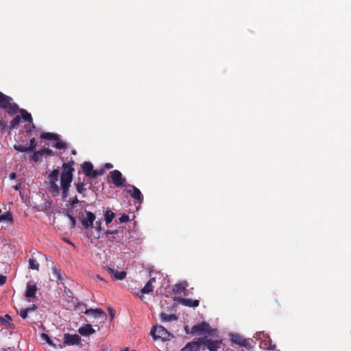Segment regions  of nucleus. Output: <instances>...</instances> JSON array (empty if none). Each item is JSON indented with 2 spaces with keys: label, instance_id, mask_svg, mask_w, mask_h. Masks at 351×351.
<instances>
[{
  "label": "nucleus",
  "instance_id": "a19ab883",
  "mask_svg": "<svg viewBox=\"0 0 351 351\" xmlns=\"http://www.w3.org/2000/svg\"><path fill=\"white\" fill-rule=\"evenodd\" d=\"M108 311H109V314L110 315L111 319H114L115 311L112 308L109 307Z\"/></svg>",
  "mask_w": 351,
  "mask_h": 351
},
{
  "label": "nucleus",
  "instance_id": "9d476101",
  "mask_svg": "<svg viewBox=\"0 0 351 351\" xmlns=\"http://www.w3.org/2000/svg\"><path fill=\"white\" fill-rule=\"evenodd\" d=\"M63 341L69 346L78 345L81 342V337L78 335L64 334Z\"/></svg>",
  "mask_w": 351,
  "mask_h": 351
},
{
  "label": "nucleus",
  "instance_id": "b1692460",
  "mask_svg": "<svg viewBox=\"0 0 351 351\" xmlns=\"http://www.w3.org/2000/svg\"><path fill=\"white\" fill-rule=\"evenodd\" d=\"M21 113V117L22 118L27 122L28 123H32L33 122V119H32V117L30 113H29L28 112H27L24 109H21L20 110Z\"/></svg>",
  "mask_w": 351,
  "mask_h": 351
},
{
  "label": "nucleus",
  "instance_id": "49530a36",
  "mask_svg": "<svg viewBox=\"0 0 351 351\" xmlns=\"http://www.w3.org/2000/svg\"><path fill=\"white\" fill-rule=\"evenodd\" d=\"M265 348H266V349H269V350H275L276 346H273L272 347H271V346H270V347H266Z\"/></svg>",
  "mask_w": 351,
  "mask_h": 351
},
{
  "label": "nucleus",
  "instance_id": "dca6fc26",
  "mask_svg": "<svg viewBox=\"0 0 351 351\" xmlns=\"http://www.w3.org/2000/svg\"><path fill=\"white\" fill-rule=\"evenodd\" d=\"M108 273L117 280H123L126 277L127 273L124 271H119L110 267L108 268Z\"/></svg>",
  "mask_w": 351,
  "mask_h": 351
},
{
  "label": "nucleus",
  "instance_id": "393cba45",
  "mask_svg": "<svg viewBox=\"0 0 351 351\" xmlns=\"http://www.w3.org/2000/svg\"><path fill=\"white\" fill-rule=\"evenodd\" d=\"M39 263L35 258H30L29 260V268L31 269L39 270Z\"/></svg>",
  "mask_w": 351,
  "mask_h": 351
},
{
  "label": "nucleus",
  "instance_id": "3c124183",
  "mask_svg": "<svg viewBox=\"0 0 351 351\" xmlns=\"http://www.w3.org/2000/svg\"><path fill=\"white\" fill-rule=\"evenodd\" d=\"M5 317L8 319H11V317L9 315H6Z\"/></svg>",
  "mask_w": 351,
  "mask_h": 351
},
{
  "label": "nucleus",
  "instance_id": "4c0bfd02",
  "mask_svg": "<svg viewBox=\"0 0 351 351\" xmlns=\"http://www.w3.org/2000/svg\"><path fill=\"white\" fill-rule=\"evenodd\" d=\"M68 217L71 221V228H73L76 224L75 219L73 216H72L71 215H69V214L68 215Z\"/></svg>",
  "mask_w": 351,
  "mask_h": 351
},
{
  "label": "nucleus",
  "instance_id": "7c9ffc66",
  "mask_svg": "<svg viewBox=\"0 0 351 351\" xmlns=\"http://www.w3.org/2000/svg\"><path fill=\"white\" fill-rule=\"evenodd\" d=\"M36 145H37V143H36L35 138H31L29 141V146L27 147L29 150V152H33L34 150V149L36 148Z\"/></svg>",
  "mask_w": 351,
  "mask_h": 351
},
{
  "label": "nucleus",
  "instance_id": "37998d69",
  "mask_svg": "<svg viewBox=\"0 0 351 351\" xmlns=\"http://www.w3.org/2000/svg\"><path fill=\"white\" fill-rule=\"evenodd\" d=\"M117 233H118L117 230H106V235L114 234H117Z\"/></svg>",
  "mask_w": 351,
  "mask_h": 351
},
{
  "label": "nucleus",
  "instance_id": "a878e982",
  "mask_svg": "<svg viewBox=\"0 0 351 351\" xmlns=\"http://www.w3.org/2000/svg\"><path fill=\"white\" fill-rule=\"evenodd\" d=\"M21 121V117L19 115H16L11 121L10 123V128L11 130L14 129L20 123Z\"/></svg>",
  "mask_w": 351,
  "mask_h": 351
},
{
  "label": "nucleus",
  "instance_id": "9b49d317",
  "mask_svg": "<svg viewBox=\"0 0 351 351\" xmlns=\"http://www.w3.org/2000/svg\"><path fill=\"white\" fill-rule=\"evenodd\" d=\"M95 219V215L90 211H86V217L82 220V223L85 229L93 227V222Z\"/></svg>",
  "mask_w": 351,
  "mask_h": 351
},
{
  "label": "nucleus",
  "instance_id": "aec40b11",
  "mask_svg": "<svg viewBox=\"0 0 351 351\" xmlns=\"http://www.w3.org/2000/svg\"><path fill=\"white\" fill-rule=\"evenodd\" d=\"M82 170L87 177H90L92 171H93V165L90 162H84L82 165Z\"/></svg>",
  "mask_w": 351,
  "mask_h": 351
},
{
  "label": "nucleus",
  "instance_id": "4468645a",
  "mask_svg": "<svg viewBox=\"0 0 351 351\" xmlns=\"http://www.w3.org/2000/svg\"><path fill=\"white\" fill-rule=\"evenodd\" d=\"M156 282L155 278H151L149 281L146 283V285L141 289V295L139 296L142 300L144 294L149 293L153 291L154 286L153 283Z\"/></svg>",
  "mask_w": 351,
  "mask_h": 351
},
{
  "label": "nucleus",
  "instance_id": "c9c22d12",
  "mask_svg": "<svg viewBox=\"0 0 351 351\" xmlns=\"http://www.w3.org/2000/svg\"><path fill=\"white\" fill-rule=\"evenodd\" d=\"M129 221V217L126 214H123L119 218V222L120 223H125Z\"/></svg>",
  "mask_w": 351,
  "mask_h": 351
},
{
  "label": "nucleus",
  "instance_id": "5fc2aeb1",
  "mask_svg": "<svg viewBox=\"0 0 351 351\" xmlns=\"http://www.w3.org/2000/svg\"><path fill=\"white\" fill-rule=\"evenodd\" d=\"M98 223H99V228H100L101 223H99V222Z\"/></svg>",
  "mask_w": 351,
  "mask_h": 351
},
{
  "label": "nucleus",
  "instance_id": "39448f33",
  "mask_svg": "<svg viewBox=\"0 0 351 351\" xmlns=\"http://www.w3.org/2000/svg\"><path fill=\"white\" fill-rule=\"evenodd\" d=\"M59 175H60V171L58 169H53L48 175L49 189H50V191H51V193H53L55 195H58L60 191V188L57 184Z\"/></svg>",
  "mask_w": 351,
  "mask_h": 351
},
{
  "label": "nucleus",
  "instance_id": "c756f323",
  "mask_svg": "<svg viewBox=\"0 0 351 351\" xmlns=\"http://www.w3.org/2000/svg\"><path fill=\"white\" fill-rule=\"evenodd\" d=\"M76 190L79 193L83 194L86 191L84 188V184L82 182H78L76 184Z\"/></svg>",
  "mask_w": 351,
  "mask_h": 351
},
{
  "label": "nucleus",
  "instance_id": "6e6552de",
  "mask_svg": "<svg viewBox=\"0 0 351 351\" xmlns=\"http://www.w3.org/2000/svg\"><path fill=\"white\" fill-rule=\"evenodd\" d=\"M75 309L81 311L82 313H84L86 315H91L95 317H99V316H102L103 317L106 318V314L102 309H101V308L87 309L86 305L83 303H82V304L79 303L75 306Z\"/></svg>",
  "mask_w": 351,
  "mask_h": 351
},
{
  "label": "nucleus",
  "instance_id": "a18cd8bd",
  "mask_svg": "<svg viewBox=\"0 0 351 351\" xmlns=\"http://www.w3.org/2000/svg\"><path fill=\"white\" fill-rule=\"evenodd\" d=\"M16 177V174L15 173H11L9 176L10 180H14Z\"/></svg>",
  "mask_w": 351,
  "mask_h": 351
},
{
  "label": "nucleus",
  "instance_id": "412c9836",
  "mask_svg": "<svg viewBox=\"0 0 351 351\" xmlns=\"http://www.w3.org/2000/svg\"><path fill=\"white\" fill-rule=\"evenodd\" d=\"M186 286H187V282L186 281H184V282H180L179 284L175 285L173 291L176 293H180L184 290H185Z\"/></svg>",
  "mask_w": 351,
  "mask_h": 351
},
{
  "label": "nucleus",
  "instance_id": "58836bf2",
  "mask_svg": "<svg viewBox=\"0 0 351 351\" xmlns=\"http://www.w3.org/2000/svg\"><path fill=\"white\" fill-rule=\"evenodd\" d=\"M79 202H80V201H79L77 197L75 196L71 202V206H74L75 205L77 204Z\"/></svg>",
  "mask_w": 351,
  "mask_h": 351
},
{
  "label": "nucleus",
  "instance_id": "6ab92c4d",
  "mask_svg": "<svg viewBox=\"0 0 351 351\" xmlns=\"http://www.w3.org/2000/svg\"><path fill=\"white\" fill-rule=\"evenodd\" d=\"M178 302L182 304L189 307H197L199 304L198 300H191L182 298L178 299Z\"/></svg>",
  "mask_w": 351,
  "mask_h": 351
},
{
  "label": "nucleus",
  "instance_id": "0eeeda50",
  "mask_svg": "<svg viewBox=\"0 0 351 351\" xmlns=\"http://www.w3.org/2000/svg\"><path fill=\"white\" fill-rule=\"evenodd\" d=\"M199 344L206 346L209 351H217L221 348L223 343L221 339L211 340L207 336L199 338Z\"/></svg>",
  "mask_w": 351,
  "mask_h": 351
},
{
  "label": "nucleus",
  "instance_id": "864d4df0",
  "mask_svg": "<svg viewBox=\"0 0 351 351\" xmlns=\"http://www.w3.org/2000/svg\"><path fill=\"white\" fill-rule=\"evenodd\" d=\"M72 154H76L75 151V150L72 151Z\"/></svg>",
  "mask_w": 351,
  "mask_h": 351
},
{
  "label": "nucleus",
  "instance_id": "e433bc0d",
  "mask_svg": "<svg viewBox=\"0 0 351 351\" xmlns=\"http://www.w3.org/2000/svg\"><path fill=\"white\" fill-rule=\"evenodd\" d=\"M42 337L47 341V343H49L51 346H54V344L53 343L52 341L51 340V339L48 335H47L45 333H43Z\"/></svg>",
  "mask_w": 351,
  "mask_h": 351
},
{
  "label": "nucleus",
  "instance_id": "423d86ee",
  "mask_svg": "<svg viewBox=\"0 0 351 351\" xmlns=\"http://www.w3.org/2000/svg\"><path fill=\"white\" fill-rule=\"evenodd\" d=\"M40 138L49 141H54L53 146L58 149L66 148V143L60 139L58 134L51 132H43L40 134Z\"/></svg>",
  "mask_w": 351,
  "mask_h": 351
},
{
  "label": "nucleus",
  "instance_id": "6e6d98bb",
  "mask_svg": "<svg viewBox=\"0 0 351 351\" xmlns=\"http://www.w3.org/2000/svg\"><path fill=\"white\" fill-rule=\"evenodd\" d=\"M1 213V209L0 208V213Z\"/></svg>",
  "mask_w": 351,
  "mask_h": 351
},
{
  "label": "nucleus",
  "instance_id": "bb28decb",
  "mask_svg": "<svg viewBox=\"0 0 351 351\" xmlns=\"http://www.w3.org/2000/svg\"><path fill=\"white\" fill-rule=\"evenodd\" d=\"M12 215L10 212H7L6 213L0 215V221H12Z\"/></svg>",
  "mask_w": 351,
  "mask_h": 351
},
{
  "label": "nucleus",
  "instance_id": "2f4dec72",
  "mask_svg": "<svg viewBox=\"0 0 351 351\" xmlns=\"http://www.w3.org/2000/svg\"><path fill=\"white\" fill-rule=\"evenodd\" d=\"M14 149L19 152H29L27 147L22 145H14Z\"/></svg>",
  "mask_w": 351,
  "mask_h": 351
},
{
  "label": "nucleus",
  "instance_id": "ea45409f",
  "mask_svg": "<svg viewBox=\"0 0 351 351\" xmlns=\"http://www.w3.org/2000/svg\"><path fill=\"white\" fill-rule=\"evenodd\" d=\"M7 278L5 276L0 275V286L4 285L6 282Z\"/></svg>",
  "mask_w": 351,
  "mask_h": 351
},
{
  "label": "nucleus",
  "instance_id": "603ef678",
  "mask_svg": "<svg viewBox=\"0 0 351 351\" xmlns=\"http://www.w3.org/2000/svg\"><path fill=\"white\" fill-rule=\"evenodd\" d=\"M122 351H129V349L128 348H126L122 350Z\"/></svg>",
  "mask_w": 351,
  "mask_h": 351
},
{
  "label": "nucleus",
  "instance_id": "c03bdc74",
  "mask_svg": "<svg viewBox=\"0 0 351 351\" xmlns=\"http://www.w3.org/2000/svg\"><path fill=\"white\" fill-rule=\"evenodd\" d=\"M104 167L108 169H110L113 168V165L111 163H106L104 165Z\"/></svg>",
  "mask_w": 351,
  "mask_h": 351
},
{
  "label": "nucleus",
  "instance_id": "f704fd0d",
  "mask_svg": "<svg viewBox=\"0 0 351 351\" xmlns=\"http://www.w3.org/2000/svg\"><path fill=\"white\" fill-rule=\"evenodd\" d=\"M17 313L23 319H26L28 315V310L26 308H21L19 311H17Z\"/></svg>",
  "mask_w": 351,
  "mask_h": 351
},
{
  "label": "nucleus",
  "instance_id": "5701e85b",
  "mask_svg": "<svg viewBox=\"0 0 351 351\" xmlns=\"http://www.w3.org/2000/svg\"><path fill=\"white\" fill-rule=\"evenodd\" d=\"M160 317L162 322H171L177 319V317L175 315H168L165 313H161Z\"/></svg>",
  "mask_w": 351,
  "mask_h": 351
},
{
  "label": "nucleus",
  "instance_id": "4be33fe9",
  "mask_svg": "<svg viewBox=\"0 0 351 351\" xmlns=\"http://www.w3.org/2000/svg\"><path fill=\"white\" fill-rule=\"evenodd\" d=\"M114 216L115 215L112 210H107L104 214V220L106 223L108 225L111 223Z\"/></svg>",
  "mask_w": 351,
  "mask_h": 351
},
{
  "label": "nucleus",
  "instance_id": "ddd939ff",
  "mask_svg": "<svg viewBox=\"0 0 351 351\" xmlns=\"http://www.w3.org/2000/svg\"><path fill=\"white\" fill-rule=\"evenodd\" d=\"M132 189L128 191V193L130 195V196L136 199L138 203L141 204L143 201V197L141 192V191L136 188L135 186H131Z\"/></svg>",
  "mask_w": 351,
  "mask_h": 351
},
{
  "label": "nucleus",
  "instance_id": "473e14b6",
  "mask_svg": "<svg viewBox=\"0 0 351 351\" xmlns=\"http://www.w3.org/2000/svg\"><path fill=\"white\" fill-rule=\"evenodd\" d=\"M42 156L40 152L38 150L37 152H34V154L30 156V159L34 162H38L40 157Z\"/></svg>",
  "mask_w": 351,
  "mask_h": 351
},
{
  "label": "nucleus",
  "instance_id": "f8f14e48",
  "mask_svg": "<svg viewBox=\"0 0 351 351\" xmlns=\"http://www.w3.org/2000/svg\"><path fill=\"white\" fill-rule=\"evenodd\" d=\"M230 340L232 341V343H236L240 346L245 347L246 348H250L248 341L239 334L235 333L231 335Z\"/></svg>",
  "mask_w": 351,
  "mask_h": 351
},
{
  "label": "nucleus",
  "instance_id": "2eb2a0df",
  "mask_svg": "<svg viewBox=\"0 0 351 351\" xmlns=\"http://www.w3.org/2000/svg\"><path fill=\"white\" fill-rule=\"evenodd\" d=\"M200 344L199 339L197 341H191L188 342L180 351H199Z\"/></svg>",
  "mask_w": 351,
  "mask_h": 351
},
{
  "label": "nucleus",
  "instance_id": "7ed1b4c3",
  "mask_svg": "<svg viewBox=\"0 0 351 351\" xmlns=\"http://www.w3.org/2000/svg\"><path fill=\"white\" fill-rule=\"evenodd\" d=\"M12 101V97L0 92V108L4 109L9 114H16L19 109V106Z\"/></svg>",
  "mask_w": 351,
  "mask_h": 351
},
{
  "label": "nucleus",
  "instance_id": "a211bd4d",
  "mask_svg": "<svg viewBox=\"0 0 351 351\" xmlns=\"http://www.w3.org/2000/svg\"><path fill=\"white\" fill-rule=\"evenodd\" d=\"M26 288L25 296L28 298H35V295L37 291V287L36 284L27 283Z\"/></svg>",
  "mask_w": 351,
  "mask_h": 351
},
{
  "label": "nucleus",
  "instance_id": "f3484780",
  "mask_svg": "<svg viewBox=\"0 0 351 351\" xmlns=\"http://www.w3.org/2000/svg\"><path fill=\"white\" fill-rule=\"evenodd\" d=\"M78 332L82 336H88L95 332L90 324H85L78 329Z\"/></svg>",
  "mask_w": 351,
  "mask_h": 351
},
{
  "label": "nucleus",
  "instance_id": "72a5a7b5",
  "mask_svg": "<svg viewBox=\"0 0 351 351\" xmlns=\"http://www.w3.org/2000/svg\"><path fill=\"white\" fill-rule=\"evenodd\" d=\"M39 151L40 152V154L42 156L45 155V154L47 155V156H53V151L49 148L43 147V149H41Z\"/></svg>",
  "mask_w": 351,
  "mask_h": 351
},
{
  "label": "nucleus",
  "instance_id": "f03ea898",
  "mask_svg": "<svg viewBox=\"0 0 351 351\" xmlns=\"http://www.w3.org/2000/svg\"><path fill=\"white\" fill-rule=\"evenodd\" d=\"M185 332L186 334L191 333L193 335H203L208 334V335H215L217 332L216 329H212L210 328L209 324L206 322H202L200 324L194 325L192 326L191 331L188 330V327H185Z\"/></svg>",
  "mask_w": 351,
  "mask_h": 351
},
{
  "label": "nucleus",
  "instance_id": "20e7f679",
  "mask_svg": "<svg viewBox=\"0 0 351 351\" xmlns=\"http://www.w3.org/2000/svg\"><path fill=\"white\" fill-rule=\"evenodd\" d=\"M150 333L154 339H160L162 341H169L173 338V335L162 326H154Z\"/></svg>",
  "mask_w": 351,
  "mask_h": 351
},
{
  "label": "nucleus",
  "instance_id": "1a4fd4ad",
  "mask_svg": "<svg viewBox=\"0 0 351 351\" xmlns=\"http://www.w3.org/2000/svg\"><path fill=\"white\" fill-rule=\"evenodd\" d=\"M112 182L117 187L125 186L126 180L122 177V173L119 170H113L110 172Z\"/></svg>",
  "mask_w": 351,
  "mask_h": 351
},
{
  "label": "nucleus",
  "instance_id": "09e8293b",
  "mask_svg": "<svg viewBox=\"0 0 351 351\" xmlns=\"http://www.w3.org/2000/svg\"><path fill=\"white\" fill-rule=\"evenodd\" d=\"M97 278H98L100 280H103V278L100 275H97Z\"/></svg>",
  "mask_w": 351,
  "mask_h": 351
},
{
  "label": "nucleus",
  "instance_id": "de8ad7c7",
  "mask_svg": "<svg viewBox=\"0 0 351 351\" xmlns=\"http://www.w3.org/2000/svg\"><path fill=\"white\" fill-rule=\"evenodd\" d=\"M14 189L16 191H18V190H19L20 186H19V185H15V186H14Z\"/></svg>",
  "mask_w": 351,
  "mask_h": 351
},
{
  "label": "nucleus",
  "instance_id": "c85d7f7f",
  "mask_svg": "<svg viewBox=\"0 0 351 351\" xmlns=\"http://www.w3.org/2000/svg\"><path fill=\"white\" fill-rule=\"evenodd\" d=\"M53 274L56 278L58 281L62 282L63 278H62V277L61 276V274H60V269H59L56 267H54L53 268Z\"/></svg>",
  "mask_w": 351,
  "mask_h": 351
},
{
  "label": "nucleus",
  "instance_id": "8fccbe9b",
  "mask_svg": "<svg viewBox=\"0 0 351 351\" xmlns=\"http://www.w3.org/2000/svg\"><path fill=\"white\" fill-rule=\"evenodd\" d=\"M1 322L3 324H6V320L2 319Z\"/></svg>",
  "mask_w": 351,
  "mask_h": 351
},
{
  "label": "nucleus",
  "instance_id": "f257e3e1",
  "mask_svg": "<svg viewBox=\"0 0 351 351\" xmlns=\"http://www.w3.org/2000/svg\"><path fill=\"white\" fill-rule=\"evenodd\" d=\"M74 163L73 160H71L68 162L62 164V170L60 175V184L63 199L67 197L69 195V188L73 181V172L75 171V169L73 167Z\"/></svg>",
  "mask_w": 351,
  "mask_h": 351
},
{
  "label": "nucleus",
  "instance_id": "79ce46f5",
  "mask_svg": "<svg viewBox=\"0 0 351 351\" xmlns=\"http://www.w3.org/2000/svg\"><path fill=\"white\" fill-rule=\"evenodd\" d=\"M37 306L35 304H32L30 307L26 308L28 310V313L34 311L36 309Z\"/></svg>",
  "mask_w": 351,
  "mask_h": 351
},
{
  "label": "nucleus",
  "instance_id": "cd10ccee",
  "mask_svg": "<svg viewBox=\"0 0 351 351\" xmlns=\"http://www.w3.org/2000/svg\"><path fill=\"white\" fill-rule=\"evenodd\" d=\"M105 173V170L104 169L99 170H93L90 174V178H97L98 176H101L104 175Z\"/></svg>",
  "mask_w": 351,
  "mask_h": 351
}]
</instances>
